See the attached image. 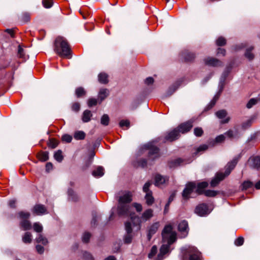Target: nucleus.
Segmentation results:
<instances>
[{"label": "nucleus", "mask_w": 260, "mask_h": 260, "mask_svg": "<svg viewBox=\"0 0 260 260\" xmlns=\"http://www.w3.org/2000/svg\"><path fill=\"white\" fill-rule=\"evenodd\" d=\"M163 244L160 248L159 253L157 255V260L163 259V256L169 252L170 245L175 242L176 239V233L173 231L172 227L168 225L163 230L161 233Z\"/></svg>", "instance_id": "f257e3e1"}, {"label": "nucleus", "mask_w": 260, "mask_h": 260, "mask_svg": "<svg viewBox=\"0 0 260 260\" xmlns=\"http://www.w3.org/2000/svg\"><path fill=\"white\" fill-rule=\"evenodd\" d=\"M54 50L60 56L70 58L71 48L67 40L62 37L56 38L54 43Z\"/></svg>", "instance_id": "f03ea898"}, {"label": "nucleus", "mask_w": 260, "mask_h": 260, "mask_svg": "<svg viewBox=\"0 0 260 260\" xmlns=\"http://www.w3.org/2000/svg\"><path fill=\"white\" fill-rule=\"evenodd\" d=\"M196 183L193 182H189L186 184L185 187L182 192L183 200L187 201L191 198H194L198 196L195 192Z\"/></svg>", "instance_id": "7ed1b4c3"}, {"label": "nucleus", "mask_w": 260, "mask_h": 260, "mask_svg": "<svg viewBox=\"0 0 260 260\" xmlns=\"http://www.w3.org/2000/svg\"><path fill=\"white\" fill-rule=\"evenodd\" d=\"M239 158H234L231 161L229 162L225 167V171H220L217 173L216 176L213 179H223L227 177L231 173V171L236 166Z\"/></svg>", "instance_id": "20e7f679"}, {"label": "nucleus", "mask_w": 260, "mask_h": 260, "mask_svg": "<svg viewBox=\"0 0 260 260\" xmlns=\"http://www.w3.org/2000/svg\"><path fill=\"white\" fill-rule=\"evenodd\" d=\"M151 184V183L148 181L143 187V191L145 193L144 198L146 200V203L148 206L152 205L154 202V198L152 196V192L149 189Z\"/></svg>", "instance_id": "39448f33"}, {"label": "nucleus", "mask_w": 260, "mask_h": 260, "mask_svg": "<svg viewBox=\"0 0 260 260\" xmlns=\"http://www.w3.org/2000/svg\"><path fill=\"white\" fill-rule=\"evenodd\" d=\"M200 253L196 248L189 246L186 249V252L183 260H200Z\"/></svg>", "instance_id": "423d86ee"}, {"label": "nucleus", "mask_w": 260, "mask_h": 260, "mask_svg": "<svg viewBox=\"0 0 260 260\" xmlns=\"http://www.w3.org/2000/svg\"><path fill=\"white\" fill-rule=\"evenodd\" d=\"M19 217L21 219L20 225L23 230H28L31 229L30 222L27 220L30 216L28 212L21 211L18 213Z\"/></svg>", "instance_id": "0eeeda50"}, {"label": "nucleus", "mask_w": 260, "mask_h": 260, "mask_svg": "<svg viewBox=\"0 0 260 260\" xmlns=\"http://www.w3.org/2000/svg\"><path fill=\"white\" fill-rule=\"evenodd\" d=\"M118 203L129 204L132 201V194L129 191H121L119 192Z\"/></svg>", "instance_id": "6e6552de"}, {"label": "nucleus", "mask_w": 260, "mask_h": 260, "mask_svg": "<svg viewBox=\"0 0 260 260\" xmlns=\"http://www.w3.org/2000/svg\"><path fill=\"white\" fill-rule=\"evenodd\" d=\"M130 206L129 204L118 203L117 213L119 216H127L130 214Z\"/></svg>", "instance_id": "1a4fd4ad"}, {"label": "nucleus", "mask_w": 260, "mask_h": 260, "mask_svg": "<svg viewBox=\"0 0 260 260\" xmlns=\"http://www.w3.org/2000/svg\"><path fill=\"white\" fill-rule=\"evenodd\" d=\"M145 146L149 150V158L154 159L158 156L159 149L157 147L154 146L152 143H148Z\"/></svg>", "instance_id": "9d476101"}, {"label": "nucleus", "mask_w": 260, "mask_h": 260, "mask_svg": "<svg viewBox=\"0 0 260 260\" xmlns=\"http://www.w3.org/2000/svg\"><path fill=\"white\" fill-rule=\"evenodd\" d=\"M32 212L37 215H42L48 213L46 207L42 204L35 205L32 209Z\"/></svg>", "instance_id": "9b49d317"}, {"label": "nucleus", "mask_w": 260, "mask_h": 260, "mask_svg": "<svg viewBox=\"0 0 260 260\" xmlns=\"http://www.w3.org/2000/svg\"><path fill=\"white\" fill-rule=\"evenodd\" d=\"M125 229L126 232V235L124 237V242L126 243H130L132 240V224L129 222H126L125 223Z\"/></svg>", "instance_id": "f8f14e48"}, {"label": "nucleus", "mask_w": 260, "mask_h": 260, "mask_svg": "<svg viewBox=\"0 0 260 260\" xmlns=\"http://www.w3.org/2000/svg\"><path fill=\"white\" fill-rule=\"evenodd\" d=\"M208 186V183L206 181L200 182L197 184H196V191L195 192L197 195H201L204 194L206 191L205 188Z\"/></svg>", "instance_id": "ddd939ff"}, {"label": "nucleus", "mask_w": 260, "mask_h": 260, "mask_svg": "<svg viewBox=\"0 0 260 260\" xmlns=\"http://www.w3.org/2000/svg\"><path fill=\"white\" fill-rule=\"evenodd\" d=\"M196 213L200 216H204L209 213L208 206L205 204L198 206L195 210Z\"/></svg>", "instance_id": "4468645a"}, {"label": "nucleus", "mask_w": 260, "mask_h": 260, "mask_svg": "<svg viewBox=\"0 0 260 260\" xmlns=\"http://www.w3.org/2000/svg\"><path fill=\"white\" fill-rule=\"evenodd\" d=\"M179 133L177 129H174L173 131L169 132L165 137V140L167 141L172 142L179 137Z\"/></svg>", "instance_id": "2eb2a0df"}, {"label": "nucleus", "mask_w": 260, "mask_h": 260, "mask_svg": "<svg viewBox=\"0 0 260 260\" xmlns=\"http://www.w3.org/2000/svg\"><path fill=\"white\" fill-rule=\"evenodd\" d=\"M204 62L206 65L212 67H218L222 64V62L219 60L213 57L206 58Z\"/></svg>", "instance_id": "dca6fc26"}, {"label": "nucleus", "mask_w": 260, "mask_h": 260, "mask_svg": "<svg viewBox=\"0 0 260 260\" xmlns=\"http://www.w3.org/2000/svg\"><path fill=\"white\" fill-rule=\"evenodd\" d=\"M249 165L255 169H260V157L258 156L251 157L248 160Z\"/></svg>", "instance_id": "f3484780"}, {"label": "nucleus", "mask_w": 260, "mask_h": 260, "mask_svg": "<svg viewBox=\"0 0 260 260\" xmlns=\"http://www.w3.org/2000/svg\"><path fill=\"white\" fill-rule=\"evenodd\" d=\"M192 127V124L191 121H187L185 123L180 124L177 130L178 131L179 133H185L188 132Z\"/></svg>", "instance_id": "a211bd4d"}, {"label": "nucleus", "mask_w": 260, "mask_h": 260, "mask_svg": "<svg viewBox=\"0 0 260 260\" xmlns=\"http://www.w3.org/2000/svg\"><path fill=\"white\" fill-rule=\"evenodd\" d=\"M105 174V169L102 166H97L95 167L92 172V175L94 177H102Z\"/></svg>", "instance_id": "6ab92c4d"}, {"label": "nucleus", "mask_w": 260, "mask_h": 260, "mask_svg": "<svg viewBox=\"0 0 260 260\" xmlns=\"http://www.w3.org/2000/svg\"><path fill=\"white\" fill-rule=\"evenodd\" d=\"M159 227V223L155 222L152 224L149 230L148 233L147 235L148 239L150 240L152 237V236L156 232Z\"/></svg>", "instance_id": "aec40b11"}, {"label": "nucleus", "mask_w": 260, "mask_h": 260, "mask_svg": "<svg viewBox=\"0 0 260 260\" xmlns=\"http://www.w3.org/2000/svg\"><path fill=\"white\" fill-rule=\"evenodd\" d=\"M153 215V211L151 209H148L145 210L141 217V219L142 221H146L150 219Z\"/></svg>", "instance_id": "412c9836"}, {"label": "nucleus", "mask_w": 260, "mask_h": 260, "mask_svg": "<svg viewBox=\"0 0 260 260\" xmlns=\"http://www.w3.org/2000/svg\"><path fill=\"white\" fill-rule=\"evenodd\" d=\"M109 95V90L106 88L101 89L98 94L99 99L101 102L105 99Z\"/></svg>", "instance_id": "4be33fe9"}, {"label": "nucleus", "mask_w": 260, "mask_h": 260, "mask_svg": "<svg viewBox=\"0 0 260 260\" xmlns=\"http://www.w3.org/2000/svg\"><path fill=\"white\" fill-rule=\"evenodd\" d=\"M92 116V114L90 111L88 110L84 111L82 115V121L84 122H89Z\"/></svg>", "instance_id": "5701e85b"}, {"label": "nucleus", "mask_w": 260, "mask_h": 260, "mask_svg": "<svg viewBox=\"0 0 260 260\" xmlns=\"http://www.w3.org/2000/svg\"><path fill=\"white\" fill-rule=\"evenodd\" d=\"M99 81L102 84L108 83V75L106 73H101L98 76Z\"/></svg>", "instance_id": "b1692460"}, {"label": "nucleus", "mask_w": 260, "mask_h": 260, "mask_svg": "<svg viewBox=\"0 0 260 260\" xmlns=\"http://www.w3.org/2000/svg\"><path fill=\"white\" fill-rule=\"evenodd\" d=\"M260 101V98H252L251 99L246 105V107L248 109L252 108L253 106L255 105Z\"/></svg>", "instance_id": "393cba45"}, {"label": "nucleus", "mask_w": 260, "mask_h": 260, "mask_svg": "<svg viewBox=\"0 0 260 260\" xmlns=\"http://www.w3.org/2000/svg\"><path fill=\"white\" fill-rule=\"evenodd\" d=\"M188 228V223L185 220L180 222L178 225V230L180 232H186Z\"/></svg>", "instance_id": "a878e982"}, {"label": "nucleus", "mask_w": 260, "mask_h": 260, "mask_svg": "<svg viewBox=\"0 0 260 260\" xmlns=\"http://www.w3.org/2000/svg\"><path fill=\"white\" fill-rule=\"evenodd\" d=\"M168 180H155L154 184L158 187L163 188L168 184Z\"/></svg>", "instance_id": "bb28decb"}, {"label": "nucleus", "mask_w": 260, "mask_h": 260, "mask_svg": "<svg viewBox=\"0 0 260 260\" xmlns=\"http://www.w3.org/2000/svg\"><path fill=\"white\" fill-rule=\"evenodd\" d=\"M253 47H250L246 49V52L245 53V57L249 60H252L254 57V54L252 53V51L253 50Z\"/></svg>", "instance_id": "cd10ccee"}, {"label": "nucleus", "mask_w": 260, "mask_h": 260, "mask_svg": "<svg viewBox=\"0 0 260 260\" xmlns=\"http://www.w3.org/2000/svg\"><path fill=\"white\" fill-rule=\"evenodd\" d=\"M182 55L186 61H191L195 57L194 54L193 53L188 52L187 51L183 53Z\"/></svg>", "instance_id": "c85d7f7f"}, {"label": "nucleus", "mask_w": 260, "mask_h": 260, "mask_svg": "<svg viewBox=\"0 0 260 260\" xmlns=\"http://www.w3.org/2000/svg\"><path fill=\"white\" fill-rule=\"evenodd\" d=\"M253 186V184L250 180H246L241 185V189L242 190H246L248 188H252Z\"/></svg>", "instance_id": "c756f323"}, {"label": "nucleus", "mask_w": 260, "mask_h": 260, "mask_svg": "<svg viewBox=\"0 0 260 260\" xmlns=\"http://www.w3.org/2000/svg\"><path fill=\"white\" fill-rule=\"evenodd\" d=\"M74 138L76 140H83L85 137V133L81 131H77L74 133Z\"/></svg>", "instance_id": "7c9ffc66"}, {"label": "nucleus", "mask_w": 260, "mask_h": 260, "mask_svg": "<svg viewBox=\"0 0 260 260\" xmlns=\"http://www.w3.org/2000/svg\"><path fill=\"white\" fill-rule=\"evenodd\" d=\"M49 153L47 151L40 152L38 155L39 159L42 161H45L49 158Z\"/></svg>", "instance_id": "2f4dec72"}, {"label": "nucleus", "mask_w": 260, "mask_h": 260, "mask_svg": "<svg viewBox=\"0 0 260 260\" xmlns=\"http://www.w3.org/2000/svg\"><path fill=\"white\" fill-rule=\"evenodd\" d=\"M110 121V118L108 114H104L101 118V123L103 125H108Z\"/></svg>", "instance_id": "473e14b6"}, {"label": "nucleus", "mask_w": 260, "mask_h": 260, "mask_svg": "<svg viewBox=\"0 0 260 260\" xmlns=\"http://www.w3.org/2000/svg\"><path fill=\"white\" fill-rule=\"evenodd\" d=\"M22 241L25 243H29L31 242V234L26 232L22 237Z\"/></svg>", "instance_id": "72a5a7b5"}, {"label": "nucleus", "mask_w": 260, "mask_h": 260, "mask_svg": "<svg viewBox=\"0 0 260 260\" xmlns=\"http://www.w3.org/2000/svg\"><path fill=\"white\" fill-rule=\"evenodd\" d=\"M68 195L69 196V199L72 201H76L78 199L77 194L72 189H69Z\"/></svg>", "instance_id": "f704fd0d"}, {"label": "nucleus", "mask_w": 260, "mask_h": 260, "mask_svg": "<svg viewBox=\"0 0 260 260\" xmlns=\"http://www.w3.org/2000/svg\"><path fill=\"white\" fill-rule=\"evenodd\" d=\"M54 158L58 162H61L63 159L62 152L61 150H58L54 154Z\"/></svg>", "instance_id": "c9c22d12"}, {"label": "nucleus", "mask_w": 260, "mask_h": 260, "mask_svg": "<svg viewBox=\"0 0 260 260\" xmlns=\"http://www.w3.org/2000/svg\"><path fill=\"white\" fill-rule=\"evenodd\" d=\"M36 242L37 243H42L43 245H46L48 243L47 239L42 235H39L36 238Z\"/></svg>", "instance_id": "e433bc0d"}, {"label": "nucleus", "mask_w": 260, "mask_h": 260, "mask_svg": "<svg viewBox=\"0 0 260 260\" xmlns=\"http://www.w3.org/2000/svg\"><path fill=\"white\" fill-rule=\"evenodd\" d=\"M218 193V192L217 191L206 190L204 192V194L208 197H215Z\"/></svg>", "instance_id": "4c0bfd02"}, {"label": "nucleus", "mask_w": 260, "mask_h": 260, "mask_svg": "<svg viewBox=\"0 0 260 260\" xmlns=\"http://www.w3.org/2000/svg\"><path fill=\"white\" fill-rule=\"evenodd\" d=\"M82 257L84 260H94L91 254L87 251L82 252Z\"/></svg>", "instance_id": "58836bf2"}, {"label": "nucleus", "mask_w": 260, "mask_h": 260, "mask_svg": "<svg viewBox=\"0 0 260 260\" xmlns=\"http://www.w3.org/2000/svg\"><path fill=\"white\" fill-rule=\"evenodd\" d=\"M33 228L34 231L37 233H40L43 230L42 225L38 222H35L33 225Z\"/></svg>", "instance_id": "ea45409f"}, {"label": "nucleus", "mask_w": 260, "mask_h": 260, "mask_svg": "<svg viewBox=\"0 0 260 260\" xmlns=\"http://www.w3.org/2000/svg\"><path fill=\"white\" fill-rule=\"evenodd\" d=\"M226 112L224 110H219L216 113V116L219 119H222L225 117L226 116Z\"/></svg>", "instance_id": "a19ab883"}, {"label": "nucleus", "mask_w": 260, "mask_h": 260, "mask_svg": "<svg viewBox=\"0 0 260 260\" xmlns=\"http://www.w3.org/2000/svg\"><path fill=\"white\" fill-rule=\"evenodd\" d=\"M226 40L222 37H219L216 40V45L219 46H222L225 44Z\"/></svg>", "instance_id": "79ce46f5"}, {"label": "nucleus", "mask_w": 260, "mask_h": 260, "mask_svg": "<svg viewBox=\"0 0 260 260\" xmlns=\"http://www.w3.org/2000/svg\"><path fill=\"white\" fill-rule=\"evenodd\" d=\"M254 120V118H250V119H248L246 121L244 122L242 124V127L244 128H247L249 127L251 124L252 123Z\"/></svg>", "instance_id": "37998d69"}, {"label": "nucleus", "mask_w": 260, "mask_h": 260, "mask_svg": "<svg viewBox=\"0 0 260 260\" xmlns=\"http://www.w3.org/2000/svg\"><path fill=\"white\" fill-rule=\"evenodd\" d=\"M91 235L90 233L88 232H85L83 234L82 239V241L84 243H87L88 242L90 238Z\"/></svg>", "instance_id": "c03bdc74"}, {"label": "nucleus", "mask_w": 260, "mask_h": 260, "mask_svg": "<svg viewBox=\"0 0 260 260\" xmlns=\"http://www.w3.org/2000/svg\"><path fill=\"white\" fill-rule=\"evenodd\" d=\"M42 4L45 8H50L52 6V0H43Z\"/></svg>", "instance_id": "a18cd8bd"}, {"label": "nucleus", "mask_w": 260, "mask_h": 260, "mask_svg": "<svg viewBox=\"0 0 260 260\" xmlns=\"http://www.w3.org/2000/svg\"><path fill=\"white\" fill-rule=\"evenodd\" d=\"M85 93L84 89L82 87H79L76 90V94L78 97H80Z\"/></svg>", "instance_id": "49530a36"}, {"label": "nucleus", "mask_w": 260, "mask_h": 260, "mask_svg": "<svg viewBox=\"0 0 260 260\" xmlns=\"http://www.w3.org/2000/svg\"><path fill=\"white\" fill-rule=\"evenodd\" d=\"M157 251V248L156 246L154 245L152 247L151 249L150 252L148 254L149 258H152L154 255H155Z\"/></svg>", "instance_id": "de8ad7c7"}, {"label": "nucleus", "mask_w": 260, "mask_h": 260, "mask_svg": "<svg viewBox=\"0 0 260 260\" xmlns=\"http://www.w3.org/2000/svg\"><path fill=\"white\" fill-rule=\"evenodd\" d=\"M181 81H177L175 83H174V84H173L170 87V90L172 89V92H174L181 85Z\"/></svg>", "instance_id": "09e8293b"}, {"label": "nucleus", "mask_w": 260, "mask_h": 260, "mask_svg": "<svg viewBox=\"0 0 260 260\" xmlns=\"http://www.w3.org/2000/svg\"><path fill=\"white\" fill-rule=\"evenodd\" d=\"M218 97H219L218 95H216L214 96V97L213 99V100L211 101V102L210 103V104L208 106V107H207L208 109H211V108H212L215 105L217 100L218 99Z\"/></svg>", "instance_id": "8fccbe9b"}, {"label": "nucleus", "mask_w": 260, "mask_h": 260, "mask_svg": "<svg viewBox=\"0 0 260 260\" xmlns=\"http://www.w3.org/2000/svg\"><path fill=\"white\" fill-rule=\"evenodd\" d=\"M203 134V131L201 127H196L194 129V134L197 137H200Z\"/></svg>", "instance_id": "3c124183"}, {"label": "nucleus", "mask_w": 260, "mask_h": 260, "mask_svg": "<svg viewBox=\"0 0 260 260\" xmlns=\"http://www.w3.org/2000/svg\"><path fill=\"white\" fill-rule=\"evenodd\" d=\"M30 15L27 13H24L21 16V20L24 22H27L29 21Z\"/></svg>", "instance_id": "603ef678"}, {"label": "nucleus", "mask_w": 260, "mask_h": 260, "mask_svg": "<svg viewBox=\"0 0 260 260\" xmlns=\"http://www.w3.org/2000/svg\"><path fill=\"white\" fill-rule=\"evenodd\" d=\"M129 121L128 120H122L119 122V126L121 127H123V126L129 127Z\"/></svg>", "instance_id": "864d4df0"}, {"label": "nucleus", "mask_w": 260, "mask_h": 260, "mask_svg": "<svg viewBox=\"0 0 260 260\" xmlns=\"http://www.w3.org/2000/svg\"><path fill=\"white\" fill-rule=\"evenodd\" d=\"M244 243V238L242 237H240L236 239L235 241V244L236 246H241Z\"/></svg>", "instance_id": "5fc2aeb1"}, {"label": "nucleus", "mask_w": 260, "mask_h": 260, "mask_svg": "<svg viewBox=\"0 0 260 260\" xmlns=\"http://www.w3.org/2000/svg\"><path fill=\"white\" fill-rule=\"evenodd\" d=\"M137 166L139 167H144L147 165V160L146 159L142 158L137 161Z\"/></svg>", "instance_id": "6e6d98bb"}, {"label": "nucleus", "mask_w": 260, "mask_h": 260, "mask_svg": "<svg viewBox=\"0 0 260 260\" xmlns=\"http://www.w3.org/2000/svg\"><path fill=\"white\" fill-rule=\"evenodd\" d=\"M225 79H226V78H225L224 76H221V77L220 79V81H219V84L220 91H222V90L223 88Z\"/></svg>", "instance_id": "4d7b16f0"}, {"label": "nucleus", "mask_w": 260, "mask_h": 260, "mask_svg": "<svg viewBox=\"0 0 260 260\" xmlns=\"http://www.w3.org/2000/svg\"><path fill=\"white\" fill-rule=\"evenodd\" d=\"M62 140L67 143H70L72 140V137L69 135H64L62 137Z\"/></svg>", "instance_id": "13d9d810"}, {"label": "nucleus", "mask_w": 260, "mask_h": 260, "mask_svg": "<svg viewBox=\"0 0 260 260\" xmlns=\"http://www.w3.org/2000/svg\"><path fill=\"white\" fill-rule=\"evenodd\" d=\"M97 104V100L95 99L91 98L89 99L88 101V106L91 107L93 106L96 105Z\"/></svg>", "instance_id": "bf43d9fd"}, {"label": "nucleus", "mask_w": 260, "mask_h": 260, "mask_svg": "<svg viewBox=\"0 0 260 260\" xmlns=\"http://www.w3.org/2000/svg\"><path fill=\"white\" fill-rule=\"evenodd\" d=\"M208 149V146L205 144H203L199 146L197 149V153H199L201 151H204Z\"/></svg>", "instance_id": "052dcab7"}, {"label": "nucleus", "mask_w": 260, "mask_h": 260, "mask_svg": "<svg viewBox=\"0 0 260 260\" xmlns=\"http://www.w3.org/2000/svg\"><path fill=\"white\" fill-rule=\"evenodd\" d=\"M133 205L135 208L137 212H140L142 211L143 208L142 206L140 204L135 203H133Z\"/></svg>", "instance_id": "680f3d73"}, {"label": "nucleus", "mask_w": 260, "mask_h": 260, "mask_svg": "<svg viewBox=\"0 0 260 260\" xmlns=\"http://www.w3.org/2000/svg\"><path fill=\"white\" fill-rule=\"evenodd\" d=\"M18 56L20 58H24V56L23 49L22 48H21L20 47V46H18Z\"/></svg>", "instance_id": "e2e57ef3"}, {"label": "nucleus", "mask_w": 260, "mask_h": 260, "mask_svg": "<svg viewBox=\"0 0 260 260\" xmlns=\"http://www.w3.org/2000/svg\"><path fill=\"white\" fill-rule=\"evenodd\" d=\"M225 139V136L224 135H220L218 136H217L215 138V141L217 143H220L223 142Z\"/></svg>", "instance_id": "0e129e2a"}, {"label": "nucleus", "mask_w": 260, "mask_h": 260, "mask_svg": "<svg viewBox=\"0 0 260 260\" xmlns=\"http://www.w3.org/2000/svg\"><path fill=\"white\" fill-rule=\"evenodd\" d=\"M80 104L78 103H74L72 105V109L75 111H78L80 109Z\"/></svg>", "instance_id": "69168bd1"}, {"label": "nucleus", "mask_w": 260, "mask_h": 260, "mask_svg": "<svg viewBox=\"0 0 260 260\" xmlns=\"http://www.w3.org/2000/svg\"><path fill=\"white\" fill-rule=\"evenodd\" d=\"M16 203V200L15 199H13L9 201L8 205L11 208H15Z\"/></svg>", "instance_id": "338daca9"}, {"label": "nucleus", "mask_w": 260, "mask_h": 260, "mask_svg": "<svg viewBox=\"0 0 260 260\" xmlns=\"http://www.w3.org/2000/svg\"><path fill=\"white\" fill-rule=\"evenodd\" d=\"M36 249H37V252L40 254L43 253L44 251V247L39 245H38L36 246Z\"/></svg>", "instance_id": "774afa93"}]
</instances>
